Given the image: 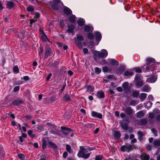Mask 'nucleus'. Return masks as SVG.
Returning <instances> with one entry per match:
<instances>
[{"mask_svg":"<svg viewBox=\"0 0 160 160\" xmlns=\"http://www.w3.org/2000/svg\"><path fill=\"white\" fill-rule=\"evenodd\" d=\"M18 158L22 160H24L25 157L24 154L20 153L18 155Z\"/></svg>","mask_w":160,"mask_h":160,"instance_id":"a19ab883","label":"nucleus"},{"mask_svg":"<svg viewBox=\"0 0 160 160\" xmlns=\"http://www.w3.org/2000/svg\"><path fill=\"white\" fill-rule=\"evenodd\" d=\"M76 18L75 15H72L69 18V21L71 23H74L76 22Z\"/></svg>","mask_w":160,"mask_h":160,"instance_id":"4be33fe9","label":"nucleus"},{"mask_svg":"<svg viewBox=\"0 0 160 160\" xmlns=\"http://www.w3.org/2000/svg\"><path fill=\"white\" fill-rule=\"evenodd\" d=\"M93 29V28L91 24L86 25L84 28V31L87 32H92Z\"/></svg>","mask_w":160,"mask_h":160,"instance_id":"9b49d317","label":"nucleus"},{"mask_svg":"<svg viewBox=\"0 0 160 160\" xmlns=\"http://www.w3.org/2000/svg\"><path fill=\"white\" fill-rule=\"evenodd\" d=\"M147 94L146 93H141L139 96L140 98L141 99L144 100L147 97Z\"/></svg>","mask_w":160,"mask_h":160,"instance_id":"f704fd0d","label":"nucleus"},{"mask_svg":"<svg viewBox=\"0 0 160 160\" xmlns=\"http://www.w3.org/2000/svg\"><path fill=\"white\" fill-rule=\"evenodd\" d=\"M27 10L28 12H32L33 11L34 8L32 6H30L27 7Z\"/></svg>","mask_w":160,"mask_h":160,"instance_id":"49530a36","label":"nucleus"},{"mask_svg":"<svg viewBox=\"0 0 160 160\" xmlns=\"http://www.w3.org/2000/svg\"><path fill=\"white\" fill-rule=\"evenodd\" d=\"M85 22L84 20L82 18H80L77 21L78 24L81 26H83Z\"/></svg>","mask_w":160,"mask_h":160,"instance_id":"412c9836","label":"nucleus"},{"mask_svg":"<svg viewBox=\"0 0 160 160\" xmlns=\"http://www.w3.org/2000/svg\"><path fill=\"white\" fill-rule=\"evenodd\" d=\"M149 155L146 153H143L140 156V158L142 160H149Z\"/></svg>","mask_w":160,"mask_h":160,"instance_id":"dca6fc26","label":"nucleus"},{"mask_svg":"<svg viewBox=\"0 0 160 160\" xmlns=\"http://www.w3.org/2000/svg\"><path fill=\"white\" fill-rule=\"evenodd\" d=\"M97 96L99 98H103L105 97L104 92L102 91H98L97 92Z\"/></svg>","mask_w":160,"mask_h":160,"instance_id":"6ab92c4d","label":"nucleus"},{"mask_svg":"<svg viewBox=\"0 0 160 160\" xmlns=\"http://www.w3.org/2000/svg\"><path fill=\"white\" fill-rule=\"evenodd\" d=\"M102 156L101 155H97L95 157V160H102Z\"/></svg>","mask_w":160,"mask_h":160,"instance_id":"09e8293b","label":"nucleus"},{"mask_svg":"<svg viewBox=\"0 0 160 160\" xmlns=\"http://www.w3.org/2000/svg\"><path fill=\"white\" fill-rule=\"evenodd\" d=\"M121 127L124 130H127L128 128V124L126 123L122 124L121 125Z\"/></svg>","mask_w":160,"mask_h":160,"instance_id":"e433bc0d","label":"nucleus"},{"mask_svg":"<svg viewBox=\"0 0 160 160\" xmlns=\"http://www.w3.org/2000/svg\"><path fill=\"white\" fill-rule=\"evenodd\" d=\"M41 37L43 39L44 42H49V40L48 39L47 36L45 34L43 36H41Z\"/></svg>","mask_w":160,"mask_h":160,"instance_id":"2f4dec72","label":"nucleus"},{"mask_svg":"<svg viewBox=\"0 0 160 160\" xmlns=\"http://www.w3.org/2000/svg\"><path fill=\"white\" fill-rule=\"evenodd\" d=\"M94 87L92 85H89L87 87V91L89 92H92L94 91Z\"/></svg>","mask_w":160,"mask_h":160,"instance_id":"72a5a7b5","label":"nucleus"},{"mask_svg":"<svg viewBox=\"0 0 160 160\" xmlns=\"http://www.w3.org/2000/svg\"><path fill=\"white\" fill-rule=\"evenodd\" d=\"M142 91L148 92L151 91V88L148 85H144L142 88Z\"/></svg>","mask_w":160,"mask_h":160,"instance_id":"a211bd4d","label":"nucleus"},{"mask_svg":"<svg viewBox=\"0 0 160 160\" xmlns=\"http://www.w3.org/2000/svg\"><path fill=\"white\" fill-rule=\"evenodd\" d=\"M141 76L140 74L136 75L135 78V80L137 82L139 81L140 79Z\"/></svg>","mask_w":160,"mask_h":160,"instance_id":"c03bdc74","label":"nucleus"},{"mask_svg":"<svg viewBox=\"0 0 160 160\" xmlns=\"http://www.w3.org/2000/svg\"><path fill=\"white\" fill-rule=\"evenodd\" d=\"M124 70V68L122 67H120L116 69V72L119 75H121L122 73Z\"/></svg>","mask_w":160,"mask_h":160,"instance_id":"5701e85b","label":"nucleus"},{"mask_svg":"<svg viewBox=\"0 0 160 160\" xmlns=\"http://www.w3.org/2000/svg\"><path fill=\"white\" fill-rule=\"evenodd\" d=\"M53 2L52 1L49 2L48 4L50 7L53 10L57 11L60 7L63 5V4L60 0H52Z\"/></svg>","mask_w":160,"mask_h":160,"instance_id":"7ed1b4c3","label":"nucleus"},{"mask_svg":"<svg viewBox=\"0 0 160 160\" xmlns=\"http://www.w3.org/2000/svg\"><path fill=\"white\" fill-rule=\"evenodd\" d=\"M121 133L119 132L116 131L114 132V136L117 138H119L120 137Z\"/></svg>","mask_w":160,"mask_h":160,"instance_id":"37998d69","label":"nucleus"},{"mask_svg":"<svg viewBox=\"0 0 160 160\" xmlns=\"http://www.w3.org/2000/svg\"><path fill=\"white\" fill-rule=\"evenodd\" d=\"M131 86H129V83L128 82H124L122 85V87L123 88L124 91L127 93L131 92H132L131 91V88L132 86V84H130Z\"/></svg>","mask_w":160,"mask_h":160,"instance_id":"39448f33","label":"nucleus"},{"mask_svg":"<svg viewBox=\"0 0 160 160\" xmlns=\"http://www.w3.org/2000/svg\"><path fill=\"white\" fill-rule=\"evenodd\" d=\"M13 71L14 72L18 73L19 72V69L17 66H15L13 68Z\"/></svg>","mask_w":160,"mask_h":160,"instance_id":"de8ad7c7","label":"nucleus"},{"mask_svg":"<svg viewBox=\"0 0 160 160\" xmlns=\"http://www.w3.org/2000/svg\"><path fill=\"white\" fill-rule=\"evenodd\" d=\"M148 123L147 120L145 119H142L140 121V123L142 125H144Z\"/></svg>","mask_w":160,"mask_h":160,"instance_id":"4c0bfd02","label":"nucleus"},{"mask_svg":"<svg viewBox=\"0 0 160 160\" xmlns=\"http://www.w3.org/2000/svg\"><path fill=\"white\" fill-rule=\"evenodd\" d=\"M149 65L148 64L143 66L142 68V69L143 71L145 72H148L149 69Z\"/></svg>","mask_w":160,"mask_h":160,"instance_id":"a878e982","label":"nucleus"},{"mask_svg":"<svg viewBox=\"0 0 160 160\" xmlns=\"http://www.w3.org/2000/svg\"><path fill=\"white\" fill-rule=\"evenodd\" d=\"M137 133L138 136V139L140 140H142V137L143 136L142 132L140 131H138Z\"/></svg>","mask_w":160,"mask_h":160,"instance_id":"7c9ffc66","label":"nucleus"},{"mask_svg":"<svg viewBox=\"0 0 160 160\" xmlns=\"http://www.w3.org/2000/svg\"><path fill=\"white\" fill-rule=\"evenodd\" d=\"M88 49L86 48H84L83 49V52L84 54H87L88 52Z\"/></svg>","mask_w":160,"mask_h":160,"instance_id":"052dcab7","label":"nucleus"},{"mask_svg":"<svg viewBox=\"0 0 160 160\" xmlns=\"http://www.w3.org/2000/svg\"><path fill=\"white\" fill-rule=\"evenodd\" d=\"M145 113L142 111H141L137 112V117L138 118H141L143 117Z\"/></svg>","mask_w":160,"mask_h":160,"instance_id":"cd10ccee","label":"nucleus"},{"mask_svg":"<svg viewBox=\"0 0 160 160\" xmlns=\"http://www.w3.org/2000/svg\"><path fill=\"white\" fill-rule=\"evenodd\" d=\"M95 37V41H100L102 38L101 34L100 32L98 31H94V32Z\"/></svg>","mask_w":160,"mask_h":160,"instance_id":"9d476101","label":"nucleus"},{"mask_svg":"<svg viewBox=\"0 0 160 160\" xmlns=\"http://www.w3.org/2000/svg\"><path fill=\"white\" fill-rule=\"evenodd\" d=\"M23 102V101H13L12 103L15 105H18Z\"/></svg>","mask_w":160,"mask_h":160,"instance_id":"c756f323","label":"nucleus"},{"mask_svg":"<svg viewBox=\"0 0 160 160\" xmlns=\"http://www.w3.org/2000/svg\"><path fill=\"white\" fill-rule=\"evenodd\" d=\"M68 155V152H67L65 151L63 152V155H62V156H63V158H65L67 157Z\"/></svg>","mask_w":160,"mask_h":160,"instance_id":"bf43d9fd","label":"nucleus"},{"mask_svg":"<svg viewBox=\"0 0 160 160\" xmlns=\"http://www.w3.org/2000/svg\"><path fill=\"white\" fill-rule=\"evenodd\" d=\"M139 94V92L138 91H134L132 92L131 95L133 97H137Z\"/></svg>","mask_w":160,"mask_h":160,"instance_id":"473e14b6","label":"nucleus"},{"mask_svg":"<svg viewBox=\"0 0 160 160\" xmlns=\"http://www.w3.org/2000/svg\"><path fill=\"white\" fill-rule=\"evenodd\" d=\"M75 44L78 46L80 49H82L83 48L82 42L84 40L83 37L80 35H77L74 38Z\"/></svg>","mask_w":160,"mask_h":160,"instance_id":"20e7f679","label":"nucleus"},{"mask_svg":"<svg viewBox=\"0 0 160 160\" xmlns=\"http://www.w3.org/2000/svg\"><path fill=\"white\" fill-rule=\"evenodd\" d=\"M154 144L156 146H158L160 145V142L158 140H155L154 141Z\"/></svg>","mask_w":160,"mask_h":160,"instance_id":"3c124183","label":"nucleus"},{"mask_svg":"<svg viewBox=\"0 0 160 160\" xmlns=\"http://www.w3.org/2000/svg\"><path fill=\"white\" fill-rule=\"evenodd\" d=\"M36 128L40 130H42L44 129V127L41 125H38Z\"/></svg>","mask_w":160,"mask_h":160,"instance_id":"8fccbe9b","label":"nucleus"},{"mask_svg":"<svg viewBox=\"0 0 160 160\" xmlns=\"http://www.w3.org/2000/svg\"><path fill=\"white\" fill-rule=\"evenodd\" d=\"M133 74V72L129 70L125 71L124 73V75L125 76L131 77Z\"/></svg>","mask_w":160,"mask_h":160,"instance_id":"393cba45","label":"nucleus"},{"mask_svg":"<svg viewBox=\"0 0 160 160\" xmlns=\"http://www.w3.org/2000/svg\"><path fill=\"white\" fill-rule=\"evenodd\" d=\"M146 61L148 62V64L151 65L155 63V60L153 58H149L146 59Z\"/></svg>","mask_w":160,"mask_h":160,"instance_id":"4468645a","label":"nucleus"},{"mask_svg":"<svg viewBox=\"0 0 160 160\" xmlns=\"http://www.w3.org/2000/svg\"><path fill=\"white\" fill-rule=\"evenodd\" d=\"M64 100H70V98L69 96L68 93H66L63 97Z\"/></svg>","mask_w":160,"mask_h":160,"instance_id":"a18cd8bd","label":"nucleus"},{"mask_svg":"<svg viewBox=\"0 0 160 160\" xmlns=\"http://www.w3.org/2000/svg\"><path fill=\"white\" fill-rule=\"evenodd\" d=\"M117 90L119 92H122L123 91L122 88L120 87H118L117 88Z\"/></svg>","mask_w":160,"mask_h":160,"instance_id":"0e129e2a","label":"nucleus"},{"mask_svg":"<svg viewBox=\"0 0 160 160\" xmlns=\"http://www.w3.org/2000/svg\"><path fill=\"white\" fill-rule=\"evenodd\" d=\"M153 112L156 113H160V111L157 109H154L153 111Z\"/></svg>","mask_w":160,"mask_h":160,"instance_id":"69168bd1","label":"nucleus"},{"mask_svg":"<svg viewBox=\"0 0 160 160\" xmlns=\"http://www.w3.org/2000/svg\"><path fill=\"white\" fill-rule=\"evenodd\" d=\"M50 144L51 145L52 147L53 148H58L57 146L55 144L51 142L50 143Z\"/></svg>","mask_w":160,"mask_h":160,"instance_id":"6e6d98bb","label":"nucleus"},{"mask_svg":"<svg viewBox=\"0 0 160 160\" xmlns=\"http://www.w3.org/2000/svg\"><path fill=\"white\" fill-rule=\"evenodd\" d=\"M20 87L19 86H17L15 87L13 89V91L14 92H16L19 90Z\"/></svg>","mask_w":160,"mask_h":160,"instance_id":"13d9d810","label":"nucleus"},{"mask_svg":"<svg viewBox=\"0 0 160 160\" xmlns=\"http://www.w3.org/2000/svg\"><path fill=\"white\" fill-rule=\"evenodd\" d=\"M61 132L66 135L69 134V133L68 132H71L72 131V129L68 128L63 126L61 127Z\"/></svg>","mask_w":160,"mask_h":160,"instance_id":"6e6552de","label":"nucleus"},{"mask_svg":"<svg viewBox=\"0 0 160 160\" xmlns=\"http://www.w3.org/2000/svg\"><path fill=\"white\" fill-rule=\"evenodd\" d=\"M156 80L157 78L155 77H152L147 78L146 82H148L154 83L156 82Z\"/></svg>","mask_w":160,"mask_h":160,"instance_id":"aec40b11","label":"nucleus"},{"mask_svg":"<svg viewBox=\"0 0 160 160\" xmlns=\"http://www.w3.org/2000/svg\"><path fill=\"white\" fill-rule=\"evenodd\" d=\"M153 99V96L151 95H150L148 96V100H152Z\"/></svg>","mask_w":160,"mask_h":160,"instance_id":"e2e57ef3","label":"nucleus"},{"mask_svg":"<svg viewBox=\"0 0 160 160\" xmlns=\"http://www.w3.org/2000/svg\"><path fill=\"white\" fill-rule=\"evenodd\" d=\"M88 38L90 40H92L93 38V36L92 33H88Z\"/></svg>","mask_w":160,"mask_h":160,"instance_id":"864d4df0","label":"nucleus"},{"mask_svg":"<svg viewBox=\"0 0 160 160\" xmlns=\"http://www.w3.org/2000/svg\"><path fill=\"white\" fill-rule=\"evenodd\" d=\"M68 29L67 30V32L70 34L73 35L75 34L74 30L75 29V26L72 24H68L67 26Z\"/></svg>","mask_w":160,"mask_h":160,"instance_id":"423d86ee","label":"nucleus"},{"mask_svg":"<svg viewBox=\"0 0 160 160\" xmlns=\"http://www.w3.org/2000/svg\"><path fill=\"white\" fill-rule=\"evenodd\" d=\"M91 154V152L88 153V151L85 148L84 146H80L77 156L79 158H82L85 159H87L89 157Z\"/></svg>","mask_w":160,"mask_h":160,"instance_id":"f03ea898","label":"nucleus"},{"mask_svg":"<svg viewBox=\"0 0 160 160\" xmlns=\"http://www.w3.org/2000/svg\"><path fill=\"white\" fill-rule=\"evenodd\" d=\"M63 12L64 14L67 15H69L72 13L71 10L66 6H64V7Z\"/></svg>","mask_w":160,"mask_h":160,"instance_id":"ddd939ff","label":"nucleus"},{"mask_svg":"<svg viewBox=\"0 0 160 160\" xmlns=\"http://www.w3.org/2000/svg\"><path fill=\"white\" fill-rule=\"evenodd\" d=\"M123 110L125 111L126 114L128 115H130L132 113V110L131 107H128L126 109L124 108Z\"/></svg>","mask_w":160,"mask_h":160,"instance_id":"f3484780","label":"nucleus"},{"mask_svg":"<svg viewBox=\"0 0 160 160\" xmlns=\"http://www.w3.org/2000/svg\"><path fill=\"white\" fill-rule=\"evenodd\" d=\"M143 84L142 81H137L136 82V85L137 87H139L142 86Z\"/></svg>","mask_w":160,"mask_h":160,"instance_id":"ea45409f","label":"nucleus"},{"mask_svg":"<svg viewBox=\"0 0 160 160\" xmlns=\"http://www.w3.org/2000/svg\"><path fill=\"white\" fill-rule=\"evenodd\" d=\"M33 15H34L33 18H34L30 20V23L31 27L33 23L35 22L36 21V20L35 19L38 18L40 16V15L39 13H38V12H35V13H34Z\"/></svg>","mask_w":160,"mask_h":160,"instance_id":"1a4fd4ad","label":"nucleus"},{"mask_svg":"<svg viewBox=\"0 0 160 160\" xmlns=\"http://www.w3.org/2000/svg\"><path fill=\"white\" fill-rule=\"evenodd\" d=\"M108 68L107 66H105L102 68V71L104 72H108Z\"/></svg>","mask_w":160,"mask_h":160,"instance_id":"5fc2aeb1","label":"nucleus"},{"mask_svg":"<svg viewBox=\"0 0 160 160\" xmlns=\"http://www.w3.org/2000/svg\"><path fill=\"white\" fill-rule=\"evenodd\" d=\"M59 24L61 26L64 27V21L63 20L60 21L59 22Z\"/></svg>","mask_w":160,"mask_h":160,"instance_id":"680f3d73","label":"nucleus"},{"mask_svg":"<svg viewBox=\"0 0 160 160\" xmlns=\"http://www.w3.org/2000/svg\"><path fill=\"white\" fill-rule=\"evenodd\" d=\"M52 53V49L50 48H48L46 50V52L45 54V56L48 57L51 55V54Z\"/></svg>","mask_w":160,"mask_h":160,"instance_id":"2eb2a0df","label":"nucleus"},{"mask_svg":"<svg viewBox=\"0 0 160 160\" xmlns=\"http://www.w3.org/2000/svg\"><path fill=\"white\" fill-rule=\"evenodd\" d=\"M52 74L51 73H49L47 76V81H48L52 77Z\"/></svg>","mask_w":160,"mask_h":160,"instance_id":"774afa93","label":"nucleus"},{"mask_svg":"<svg viewBox=\"0 0 160 160\" xmlns=\"http://www.w3.org/2000/svg\"><path fill=\"white\" fill-rule=\"evenodd\" d=\"M142 68H141L138 67L134 68V71L137 72L141 73L142 72Z\"/></svg>","mask_w":160,"mask_h":160,"instance_id":"79ce46f5","label":"nucleus"},{"mask_svg":"<svg viewBox=\"0 0 160 160\" xmlns=\"http://www.w3.org/2000/svg\"><path fill=\"white\" fill-rule=\"evenodd\" d=\"M101 70L98 67H96L95 68V72L96 74H98L101 73Z\"/></svg>","mask_w":160,"mask_h":160,"instance_id":"c9c22d12","label":"nucleus"},{"mask_svg":"<svg viewBox=\"0 0 160 160\" xmlns=\"http://www.w3.org/2000/svg\"><path fill=\"white\" fill-rule=\"evenodd\" d=\"M110 63L112 66H114L118 63V62L116 60L113 59H110L109 60Z\"/></svg>","mask_w":160,"mask_h":160,"instance_id":"b1692460","label":"nucleus"},{"mask_svg":"<svg viewBox=\"0 0 160 160\" xmlns=\"http://www.w3.org/2000/svg\"><path fill=\"white\" fill-rule=\"evenodd\" d=\"M93 57L94 60L96 62L98 61V58H106L108 55V52L107 50L104 49L101 50L100 52L95 51L93 52Z\"/></svg>","mask_w":160,"mask_h":160,"instance_id":"f257e3e1","label":"nucleus"},{"mask_svg":"<svg viewBox=\"0 0 160 160\" xmlns=\"http://www.w3.org/2000/svg\"><path fill=\"white\" fill-rule=\"evenodd\" d=\"M92 115L93 117L97 118L99 119H102V115L101 113H98L94 111L92 112Z\"/></svg>","mask_w":160,"mask_h":160,"instance_id":"f8f14e48","label":"nucleus"},{"mask_svg":"<svg viewBox=\"0 0 160 160\" xmlns=\"http://www.w3.org/2000/svg\"><path fill=\"white\" fill-rule=\"evenodd\" d=\"M47 146V142L45 139H42V148L43 149H45Z\"/></svg>","mask_w":160,"mask_h":160,"instance_id":"58836bf2","label":"nucleus"},{"mask_svg":"<svg viewBox=\"0 0 160 160\" xmlns=\"http://www.w3.org/2000/svg\"><path fill=\"white\" fill-rule=\"evenodd\" d=\"M5 153L4 151L0 149V156H3L5 155Z\"/></svg>","mask_w":160,"mask_h":160,"instance_id":"4d7b16f0","label":"nucleus"},{"mask_svg":"<svg viewBox=\"0 0 160 160\" xmlns=\"http://www.w3.org/2000/svg\"><path fill=\"white\" fill-rule=\"evenodd\" d=\"M154 117V115L153 113H150L149 114L148 118L151 119H152Z\"/></svg>","mask_w":160,"mask_h":160,"instance_id":"603ef678","label":"nucleus"},{"mask_svg":"<svg viewBox=\"0 0 160 160\" xmlns=\"http://www.w3.org/2000/svg\"><path fill=\"white\" fill-rule=\"evenodd\" d=\"M66 150L69 153H71L72 152L71 146L69 144L66 145Z\"/></svg>","mask_w":160,"mask_h":160,"instance_id":"c85d7f7f","label":"nucleus"},{"mask_svg":"<svg viewBox=\"0 0 160 160\" xmlns=\"http://www.w3.org/2000/svg\"><path fill=\"white\" fill-rule=\"evenodd\" d=\"M14 6V3L12 1H8L7 4V7L9 8H12Z\"/></svg>","mask_w":160,"mask_h":160,"instance_id":"bb28decb","label":"nucleus"},{"mask_svg":"<svg viewBox=\"0 0 160 160\" xmlns=\"http://www.w3.org/2000/svg\"><path fill=\"white\" fill-rule=\"evenodd\" d=\"M33 131L31 130H29L28 131V135L30 136L32 134Z\"/></svg>","mask_w":160,"mask_h":160,"instance_id":"338daca9","label":"nucleus"},{"mask_svg":"<svg viewBox=\"0 0 160 160\" xmlns=\"http://www.w3.org/2000/svg\"><path fill=\"white\" fill-rule=\"evenodd\" d=\"M132 146L131 145H123L120 148L122 152H129L132 149Z\"/></svg>","mask_w":160,"mask_h":160,"instance_id":"0eeeda50","label":"nucleus"}]
</instances>
